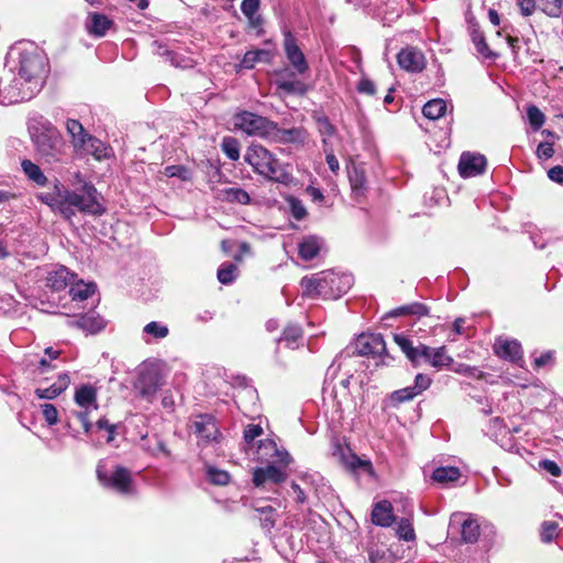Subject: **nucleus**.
I'll use <instances>...</instances> for the list:
<instances>
[{
	"label": "nucleus",
	"instance_id": "9d476101",
	"mask_svg": "<svg viewBox=\"0 0 563 563\" xmlns=\"http://www.w3.org/2000/svg\"><path fill=\"white\" fill-rule=\"evenodd\" d=\"M355 353L361 356H379L386 351L385 341L379 333H363L355 340Z\"/></svg>",
	"mask_w": 563,
	"mask_h": 563
},
{
	"label": "nucleus",
	"instance_id": "ea45409f",
	"mask_svg": "<svg viewBox=\"0 0 563 563\" xmlns=\"http://www.w3.org/2000/svg\"><path fill=\"white\" fill-rule=\"evenodd\" d=\"M164 175L167 177H175L185 183H190L192 180V172L190 168L184 165H169L164 169Z\"/></svg>",
	"mask_w": 563,
	"mask_h": 563
},
{
	"label": "nucleus",
	"instance_id": "c756f323",
	"mask_svg": "<svg viewBox=\"0 0 563 563\" xmlns=\"http://www.w3.org/2000/svg\"><path fill=\"white\" fill-rule=\"evenodd\" d=\"M218 196L220 199L228 202H236L240 205H247L250 202L249 194L238 187H227L219 190Z\"/></svg>",
	"mask_w": 563,
	"mask_h": 563
},
{
	"label": "nucleus",
	"instance_id": "864d4df0",
	"mask_svg": "<svg viewBox=\"0 0 563 563\" xmlns=\"http://www.w3.org/2000/svg\"><path fill=\"white\" fill-rule=\"evenodd\" d=\"M208 479L216 485H227L230 482V474L225 471L209 466L207 470Z\"/></svg>",
	"mask_w": 563,
	"mask_h": 563
},
{
	"label": "nucleus",
	"instance_id": "cd10ccee",
	"mask_svg": "<svg viewBox=\"0 0 563 563\" xmlns=\"http://www.w3.org/2000/svg\"><path fill=\"white\" fill-rule=\"evenodd\" d=\"M77 150L93 155L97 159H101L108 156V148L100 140L92 135L86 137V140L84 141V145L78 146Z\"/></svg>",
	"mask_w": 563,
	"mask_h": 563
},
{
	"label": "nucleus",
	"instance_id": "412c9836",
	"mask_svg": "<svg viewBox=\"0 0 563 563\" xmlns=\"http://www.w3.org/2000/svg\"><path fill=\"white\" fill-rule=\"evenodd\" d=\"M372 521L376 526L389 527L395 521L393 506L388 500H382L375 504L372 510Z\"/></svg>",
	"mask_w": 563,
	"mask_h": 563
},
{
	"label": "nucleus",
	"instance_id": "f03ea898",
	"mask_svg": "<svg viewBox=\"0 0 563 563\" xmlns=\"http://www.w3.org/2000/svg\"><path fill=\"white\" fill-rule=\"evenodd\" d=\"M38 198L51 208L68 206L78 208L79 211H103L99 202L100 195L87 183L74 191L56 183L52 192L41 194Z\"/></svg>",
	"mask_w": 563,
	"mask_h": 563
},
{
	"label": "nucleus",
	"instance_id": "c85d7f7f",
	"mask_svg": "<svg viewBox=\"0 0 563 563\" xmlns=\"http://www.w3.org/2000/svg\"><path fill=\"white\" fill-rule=\"evenodd\" d=\"M394 340L400 350L405 353L407 358L416 366L419 364L420 344L413 346L412 342L402 334H395Z\"/></svg>",
	"mask_w": 563,
	"mask_h": 563
},
{
	"label": "nucleus",
	"instance_id": "4be33fe9",
	"mask_svg": "<svg viewBox=\"0 0 563 563\" xmlns=\"http://www.w3.org/2000/svg\"><path fill=\"white\" fill-rule=\"evenodd\" d=\"M333 455L339 459L342 465L352 471L368 465V462L361 460L356 454H354L350 450V448L342 446L339 443L334 445Z\"/></svg>",
	"mask_w": 563,
	"mask_h": 563
},
{
	"label": "nucleus",
	"instance_id": "37998d69",
	"mask_svg": "<svg viewBox=\"0 0 563 563\" xmlns=\"http://www.w3.org/2000/svg\"><path fill=\"white\" fill-rule=\"evenodd\" d=\"M269 58V52L266 49L249 51L244 54L242 65L245 68H253L258 62H266Z\"/></svg>",
	"mask_w": 563,
	"mask_h": 563
},
{
	"label": "nucleus",
	"instance_id": "6ab92c4d",
	"mask_svg": "<svg viewBox=\"0 0 563 563\" xmlns=\"http://www.w3.org/2000/svg\"><path fill=\"white\" fill-rule=\"evenodd\" d=\"M69 327L79 328L87 333L95 334L106 327V321L100 316L92 313L81 314L67 320Z\"/></svg>",
	"mask_w": 563,
	"mask_h": 563
},
{
	"label": "nucleus",
	"instance_id": "e2e57ef3",
	"mask_svg": "<svg viewBox=\"0 0 563 563\" xmlns=\"http://www.w3.org/2000/svg\"><path fill=\"white\" fill-rule=\"evenodd\" d=\"M539 467L555 477H559L562 473L561 467L556 464V462L551 460L540 461Z\"/></svg>",
	"mask_w": 563,
	"mask_h": 563
},
{
	"label": "nucleus",
	"instance_id": "49530a36",
	"mask_svg": "<svg viewBox=\"0 0 563 563\" xmlns=\"http://www.w3.org/2000/svg\"><path fill=\"white\" fill-rule=\"evenodd\" d=\"M256 511L260 514V521L263 529L271 531L274 528L276 519V510L272 506L256 508Z\"/></svg>",
	"mask_w": 563,
	"mask_h": 563
},
{
	"label": "nucleus",
	"instance_id": "dca6fc26",
	"mask_svg": "<svg viewBox=\"0 0 563 563\" xmlns=\"http://www.w3.org/2000/svg\"><path fill=\"white\" fill-rule=\"evenodd\" d=\"M397 62L402 69L411 73L421 71L426 66L423 54L413 47L401 49L397 55Z\"/></svg>",
	"mask_w": 563,
	"mask_h": 563
},
{
	"label": "nucleus",
	"instance_id": "c9c22d12",
	"mask_svg": "<svg viewBox=\"0 0 563 563\" xmlns=\"http://www.w3.org/2000/svg\"><path fill=\"white\" fill-rule=\"evenodd\" d=\"M446 112V102L443 99H433L428 101L422 109V113L430 120H437Z\"/></svg>",
	"mask_w": 563,
	"mask_h": 563
},
{
	"label": "nucleus",
	"instance_id": "603ef678",
	"mask_svg": "<svg viewBox=\"0 0 563 563\" xmlns=\"http://www.w3.org/2000/svg\"><path fill=\"white\" fill-rule=\"evenodd\" d=\"M222 151L225 155L232 159L236 161L240 157V145L239 142L233 137H224L222 141Z\"/></svg>",
	"mask_w": 563,
	"mask_h": 563
},
{
	"label": "nucleus",
	"instance_id": "7c9ffc66",
	"mask_svg": "<svg viewBox=\"0 0 563 563\" xmlns=\"http://www.w3.org/2000/svg\"><path fill=\"white\" fill-rule=\"evenodd\" d=\"M66 129L68 134L71 136V143L75 148H77L78 146H82L86 137L90 135L86 132L82 124L74 119L67 120Z\"/></svg>",
	"mask_w": 563,
	"mask_h": 563
},
{
	"label": "nucleus",
	"instance_id": "9b49d317",
	"mask_svg": "<svg viewBox=\"0 0 563 563\" xmlns=\"http://www.w3.org/2000/svg\"><path fill=\"white\" fill-rule=\"evenodd\" d=\"M162 386V377L157 369L150 368L140 373L135 384L141 397L152 401Z\"/></svg>",
	"mask_w": 563,
	"mask_h": 563
},
{
	"label": "nucleus",
	"instance_id": "1a4fd4ad",
	"mask_svg": "<svg viewBox=\"0 0 563 563\" xmlns=\"http://www.w3.org/2000/svg\"><path fill=\"white\" fill-rule=\"evenodd\" d=\"M189 430L190 433L197 437L198 444L201 446L218 443L221 439L217 421L210 415L196 416L190 423Z\"/></svg>",
	"mask_w": 563,
	"mask_h": 563
},
{
	"label": "nucleus",
	"instance_id": "13d9d810",
	"mask_svg": "<svg viewBox=\"0 0 563 563\" xmlns=\"http://www.w3.org/2000/svg\"><path fill=\"white\" fill-rule=\"evenodd\" d=\"M318 130L323 136H332L335 133L334 125L327 117H320L317 120Z\"/></svg>",
	"mask_w": 563,
	"mask_h": 563
},
{
	"label": "nucleus",
	"instance_id": "f704fd0d",
	"mask_svg": "<svg viewBox=\"0 0 563 563\" xmlns=\"http://www.w3.org/2000/svg\"><path fill=\"white\" fill-rule=\"evenodd\" d=\"M429 308L421 303V302H412L409 305H405L401 307L396 308L390 312V316L398 317V316H416L418 318L428 316L429 314Z\"/></svg>",
	"mask_w": 563,
	"mask_h": 563
},
{
	"label": "nucleus",
	"instance_id": "e433bc0d",
	"mask_svg": "<svg viewBox=\"0 0 563 563\" xmlns=\"http://www.w3.org/2000/svg\"><path fill=\"white\" fill-rule=\"evenodd\" d=\"M461 536L465 543H475L479 537V525L474 519H465L461 523Z\"/></svg>",
	"mask_w": 563,
	"mask_h": 563
},
{
	"label": "nucleus",
	"instance_id": "2f4dec72",
	"mask_svg": "<svg viewBox=\"0 0 563 563\" xmlns=\"http://www.w3.org/2000/svg\"><path fill=\"white\" fill-rule=\"evenodd\" d=\"M21 167L26 177L38 186H44L47 183V177L43 174L40 166L30 159H23Z\"/></svg>",
	"mask_w": 563,
	"mask_h": 563
},
{
	"label": "nucleus",
	"instance_id": "79ce46f5",
	"mask_svg": "<svg viewBox=\"0 0 563 563\" xmlns=\"http://www.w3.org/2000/svg\"><path fill=\"white\" fill-rule=\"evenodd\" d=\"M302 339L301 329L298 325H288L284 332L280 342H285L287 347L295 349L298 345V341Z\"/></svg>",
	"mask_w": 563,
	"mask_h": 563
},
{
	"label": "nucleus",
	"instance_id": "423d86ee",
	"mask_svg": "<svg viewBox=\"0 0 563 563\" xmlns=\"http://www.w3.org/2000/svg\"><path fill=\"white\" fill-rule=\"evenodd\" d=\"M97 476L100 483L115 492L130 495L134 493V483L131 472L123 466H115L114 471L108 475L102 465L97 467Z\"/></svg>",
	"mask_w": 563,
	"mask_h": 563
},
{
	"label": "nucleus",
	"instance_id": "de8ad7c7",
	"mask_svg": "<svg viewBox=\"0 0 563 563\" xmlns=\"http://www.w3.org/2000/svg\"><path fill=\"white\" fill-rule=\"evenodd\" d=\"M472 41L476 47V51L486 58L495 57V54L489 49L486 40L479 30L474 29L472 31Z\"/></svg>",
	"mask_w": 563,
	"mask_h": 563
},
{
	"label": "nucleus",
	"instance_id": "5701e85b",
	"mask_svg": "<svg viewBox=\"0 0 563 563\" xmlns=\"http://www.w3.org/2000/svg\"><path fill=\"white\" fill-rule=\"evenodd\" d=\"M113 22L104 14L90 13L86 23L87 30L95 36H103L107 31L112 26Z\"/></svg>",
	"mask_w": 563,
	"mask_h": 563
},
{
	"label": "nucleus",
	"instance_id": "7ed1b4c3",
	"mask_svg": "<svg viewBox=\"0 0 563 563\" xmlns=\"http://www.w3.org/2000/svg\"><path fill=\"white\" fill-rule=\"evenodd\" d=\"M245 161L256 173L269 180L286 183L289 175L274 155L262 145L253 144L249 147Z\"/></svg>",
	"mask_w": 563,
	"mask_h": 563
},
{
	"label": "nucleus",
	"instance_id": "a19ab883",
	"mask_svg": "<svg viewBox=\"0 0 563 563\" xmlns=\"http://www.w3.org/2000/svg\"><path fill=\"white\" fill-rule=\"evenodd\" d=\"M238 266L234 263L228 262L222 264L218 269V280L223 285H229L236 279Z\"/></svg>",
	"mask_w": 563,
	"mask_h": 563
},
{
	"label": "nucleus",
	"instance_id": "aec40b11",
	"mask_svg": "<svg viewBox=\"0 0 563 563\" xmlns=\"http://www.w3.org/2000/svg\"><path fill=\"white\" fill-rule=\"evenodd\" d=\"M75 402L82 409L81 411L91 412L98 409L97 389L90 384L79 386L74 396Z\"/></svg>",
	"mask_w": 563,
	"mask_h": 563
},
{
	"label": "nucleus",
	"instance_id": "2eb2a0df",
	"mask_svg": "<svg viewBox=\"0 0 563 563\" xmlns=\"http://www.w3.org/2000/svg\"><path fill=\"white\" fill-rule=\"evenodd\" d=\"M287 478V473L283 467L276 465H267L266 467H256L253 471V483L256 487L271 482L274 484L284 483Z\"/></svg>",
	"mask_w": 563,
	"mask_h": 563
},
{
	"label": "nucleus",
	"instance_id": "bf43d9fd",
	"mask_svg": "<svg viewBox=\"0 0 563 563\" xmlns=\"http://www.w3.org/2000/svg\"><path fill=\"white\" fill-rule=\"evenodd\" d=\"M323 146H324V152H325V161H327L329 168L333 173L338 172L340 168L339 161L335 157V155L333 154V151L331 148L330 150L328 148V143H327L325 139H323Z\"/></svg>",
	"mask_w": 563,
	"mask_h": 563
},
{
	"label": "nucleus",
	"instance_id": "0eeeda50",
	"mask_svg": "<svg viewBox=\"0 0 563 563\" xmlns=\"http://www.w3.org/2000/svg\"><path fill=\"white\" fill-rule=\"evenodd\" d=\"M233 121L235 128L249 135L271 136V133L275 129V123L249 111L235 114Z\"/></svg>",
	"mask_w": 563,
	"mask_h": 563
},
{
	"label": "nucleus",
	"instance_id": "72a5a7b5",
	"mask_svg": "<svg viewBox=\"0 0 563 563\" xmlns=\"http://www.w3.org/2000/svg\"><path fill=\"white\" fill-rule=\"evenodd\" d=\"M461 476V472L455 466L438 467L432 473V479L437 483L446 484L456 482Z\"/></svg>",
	"mask_w": 563,
	"mask_h": 563
},
{
	"label": "nucleus",
	"instance_id": "a211bd4d",
	"mask_svg": "<svg viewBox=\"0 0 563 563\" xmlns=\"http://www.w3.org/2000/svg\"><path fill=\"white\" fill-rule=\"evenodd\" d=\"M75 278V274L70 273L65 266H58L51 269L46 276V287L54 291L65 289Z\"/></svg>",
	"mask_w": 563,
	"mask_h": 563
},
{
	"label": "nucleus",
	"instance_id": "4d7b16f0",
	"mask_svg": "<svg viewBox=\"0 0 563 563\" xmlns=\"http://www.w3.org/2000/svg\"><path fill=\"white\" fill-rule=\"evenodd\" d=\"M42 413H43L45 421L49 426H54L58 422V412L54 405H52V404L42 405Z\"/></svg>",
	"mask_w": 563,
	"mask_h": 563
},
{
	"label": "nucleus",
	"instance_id": "c03bdc74",
	"mask_svg": "<svg viewBox=\"0 0 563 563\" xmlns=\"http://www.w3.org/2000/svg\"><path fill=\"white\" fill-rule=\"evenodd\" d=\"M143 333L155 340H162L168 335L169 329L162 322L152 321L143 328Z\"/></svg>",
	"mask_w": 563,
	"mask_h": 563
},
{
	"label": "nucleus",
	"instance_id": "8fccbe9b",
	"mask_svg": "<svg viewBox=\"0 0 563 563\" xmlns=\"http://www.w3.org/2000/svg\"><path fill=\"white\" fill-rule=\"evenodd\" d=\"M397 534L405 541H413L416 539L415 529L410 518H402L398 522Z\"/></svg>",
	"mask_w": 563,
	"mask_h": 563
},
{
	"label": "nucleus",
	"instance_id": "6e6d98bb",
	"mask_svg": "<svg viewBox=\"0 0 563 563\" xmlns=\"http://www.w3.org/2000/svg\"><path fill=\"white\" fill-rule=\"evenodd\" d=\"M528 120L534 130H539L544 123V114L536 106H531L527 110Z\"/></svg>",
	"mask_w": 563,
	"mask_h": 563
},
{
	"label": "nucleus",
	"instance_id": "20e7f679",
	"mask_svg": "<svg viewBox=\"0 0 563 563\" xmlns=\"http://www.w3.org/2000/svg\"><path fill=\"white\" fill-rule=\"evenodd\" d=\"M19 76L23 78L32 90H40L45 74L44 58L36 52H23L20 54Z\"/></svg>",
	"mask_w": 563,
	"mask_h": 563
},
{
	"label": "nucleus",
	"instance_id": "6e6552de",
	"mask_svg": "<svg viewBox=\"0 0 563 563\" xmlns=\"http://www.w3.org/2000/svg\"><path fill=\"white\" fill-rule=\"evenodd\" d=\"M37 90H32L18 75L11 80L0 79V102L3 104L18 103L31 99Z\"/></svg>",
	"mask_w": 563,
	"mask_h": 563
},
{
	"label": "nucleus",
	"instance_id": "a18cd8bd",
	"mask_svg": "<svg viewBox=\"0 0 563 563\" xmlns=\"http://www.w3.org/2000/svg\"><path fill=\"white\" fill-rule=\"evenodd\" d=\"M538 7L549 16L558 18L563 11V0H537Z\"/></svg>",
	"mask_w": 563,
	"mask_h": 563
},
{
	"label": "nucleus",
	"instance_id": "69168bd1",
	"mask_svg": "<svg viewBox=\"0 0 563 563\" xmlns=\"http://www.w3.org/2000/svg\"><path fill=\"white\" fill-rule=\"evenodd\" d=\"M517 5L525 16L531 15L538 7L537 0H517Z\"/></svg>",
	"mask_w": 563,
	"mask_h": 563
},
{
	"label": "nucleus",
	"instance_id": "393cba45",
	"mask_svg": "<svg viewBox=\"0 0 563 563\" xmlns=\"http://www.w3.org/2000/svg\"><path fill=\"white\" fill-rule=\"evenodd\" d=\"M69 376L62 374L57 380L47 388H36L35 395L40 399H54L59 396L69 385Z\"/></svg>",
	"mask_w": 563,
	"mask_h": 563
},
{
	"label": "nucleus",
	"instance_id": "473e14b6",
	"mask_svg": "<svg viewBox=\"0 0 563 563\" xmlns=\"http://www.w3.org/2000/svg\"><path fill=\"white\" fill-rule=\"evenodd\" d=\"M95 291L96 285L93 283L86 284L82 280L74 283L73 280L70 284L69 295L73 300H85L92 296Z\"/></svg>",
	"mask_w": 563,
	"mask_h": 563
},
{
	"label": "nucleus",
	"instance_id": "bb28decb",
	"mask_svg": "<svg viewBox=\"0 0 563 563\" xmlns=\"http://www.w3.org/2000/svg\"><path fill=\"white\" fill-rule=\"evenodd\" d=\"M322 246V241L317 236H308L299 244V256L302 260L310 261L314 258Z\"/></svg>",
	"mask_w": 563,
	"mask_h": 563
},
{
	"label": "nucleus",
	"instance_id": "680f3d73",
	"mask_svg": "<svg viewBox=\"0 0 563 563\" xmlns=\"http://www.w3.org/2000/svg\"><path fill=\"white\" fill-rule=\"evenodd\" d=\"M302 196L313 202H322L324 199L321 190L313 186H307L302 191Z\"/></svg>",
	"mask_w": 563,
	"mask_h": 563
},
{
	"label": "nucleus",
	"instance_id": "3c124183",
	"mask_svg": "<svg viewBox=\"0 0 563 563\" xmlns=\"http://www.w3.org/2000/svg\"><path fill=\"white\" fill-rule=\"evenodd\" d=\"M277 87L287 93L303 95L306 92V85L300 80H279Z\"/></svg>",
	"mask_w": 563,
	"mask_h": 563
},
{
	"label": "nucleus",
	"instance_id": "a878e982",
	"mask_svg": "<svg viewBox=\"0 0 563 563\" xmlns=\"http://www.w3.org/2000/svg\"><path fill=\"white\" fill-rule=\"evenodd\" d=\"M141 448L145 452L150 453L153 456L164 455L166 457L170 456L169 450L166 448L163 440H161L157 435L148 438L147 435H143L141 439Z\"/></svg>",
	"mask_w": 563,
	"mask_h": 563
},
{
	"label": "nucleus",
	"instance_id": "0e129e2a",
	"mask_svg": "<svg viewBox=\"0 0 563 563\" xmlns=\"http://www.w3.org/2000/svg\"><path fill=\"white\" fill-rule=\"evenodd\" d=\"M263 433V429L258 424H249L244 430V440L246 443H252L257 437Z\"/></svg>",
	"mask_w": 563,
	"mask_h": 563
},
{
	"label": "nucleus",
	"instance_id": "052dcab7",
	"mask_svg": "<svg viewBox=\"0 0 563 563\" xmlns=\"http://www.w3.org/2000/svg\"><path fill=\"white\" fill-rule=\"evenodd\" d=\"M432 379L424 374H418L415 378V385L412 386L418 394H421L428 389L431 385Z\"/></svg>",
	"mask_w": 563,
	"mask_h": 563
},
{
	"label": "nucleus",
	"instance_id": "f8f14e48",
	"mask_svg": "<svg viewBox=\"0 0 563 563\" xmlns=\"http://www.w3.org/2000/svg\"><path fill=\"white\" fill-rule=\"evenodd\" d=\"M486 167V158L481 154L463 153L459 162V172L463 177H474L482 174Z\"/></svg>",
	"mask_w": 563,
	"mask_h": 563
},
{
	"label": "nucleus",
	"instance_id": "09e8293b",
	"mask_svg": "<svg viewBox=\"0 0 563 563\" xmlns=\"http://www.w3.org/2000/svg\"><path fill=\"white\" fill-rule=\"evenodd\" d=\"M559 525L555 521H544L541 525L540 538L544 543H550L559 534Z\"/></svg>",
	"mask_w": 563,
	"mask_h": 563
},
{
	"label": "nucleus",
	"instance_id": "b1692460",
	"mask_svg": "<svg viewBox=\"0 0 563 563\" xmlns=\"http://www.w3.org/2000/svg\"><path fill=\"white\" fill-rule=\"evenodd\" d=\"M271 135L279 143H294L300 144L306 140V132L298 128L292 129H278L275 124V129L271 133Z\"/></svg>",
	"mask_w": 563,
	"mask_h": 563
},
{
	"label": "nucleus",
	"instance_id": "5fc2aeb1",
	"mask_svg": "<svg viewBox=\"0 0 563 563\" xmlns=\"http://www.w3.org/2000/svg\"><path fill=\"white\" fill-rule=\"evenodd\" d=\"M418 395L419 394L415 390V388L412 386H408L406 388L394 391L390 395V399L394 404L398 405L404 401L411 400Z\"/></svg>",
	"mask_w": 563,
	"mask_h": 563
},
{
	"label": "nucleus",
	"instance_id": "39448f33",
	"mask_svg": "<svg viewBox=\"0 0 563 563\" xmlns=\"http://www.w3.org/2000/svg\"><path fill=\"white\" fill-rule=\"evenodd\" d=\"M33 142L38 154L44 157L47 163L60 159L62 139L58 131L51 124L34 134Z\"/></svg>",
	"mask_w": 563,
	"mask_h": 563
},
{
	"label": "nucleus",
	"instance_id": "f3484780",
	"mask_svg": "<svg viewBox=\"0 0 563 563\" xmlns=\"http://www.w3.org/2000/svg\"><path fill=\"white\" fill-rule=\"evenodd\" d=\"M421 358L435 368H442L453 363V358L446 355L445 346L432 349L420 344L419 361Z\"/></svg>",
	"mask_w": 563,
	"mask_h": 563
},
{
	"label": "nucleus",
	"instance_id": "774afa93",
	"mask_svg": "<svg viewBox=\"0 0 563 563\" xmlns=\"http://www.w3.org/2000/svg\"><path fill=\"white\" fill-rule=\"evenodd\" d=\"M357 90L361 93H366L369 96H373L376 92L375 84L368 78H362L360 80V82L357 84Z\"/></svg>",
	"mask_w": 563,
	"mask_h": 563
},
{
	"label": "nucleus",
	"instance_id": "ddd939ff",
	"mask_svg": "<svg viewBox=\"0 0 563 563\" xmlns=\"http://www.w3.org/2000/svg\"><path fill=\"white\" fill-rule=\"evenodd\" d=\"M284 49L294 68L299 74H303L308 69V64L303 53L297 45L296 40L290 32L285 33Z\"/></svg>",
	"mask_w": 563,
	"mask_h": 563
},
{
	"label": "nucleus",
	"instance_id": "58836bf2",
	"mask_svg": "<svg viewBox=\"0 0 563 563\" xmlns=\"http://www.w3.org/2000/svg\"><path fill=\"white\" fill-rule=\"evenodd\" d=\"M349 179L353 192L355 195L363 194L366 184L364 170L358 167H353L349 170Z\"/></svg>",
	"mask_w": 563,
	"mask_h": 563
},
{
	"label": "nucleus",
	"instance_id": "f257e3e1",
	"mask_svg": "<svg viewBox=\"0 0 563 563\" xmlns=\"http://www.w3.org/2000/svg\"><path fill=\"white\" fill-rule=\"evenodd\" d=\"M353 285V276L332 269L305 276L300 286L303 296L309 298L336 299L347 292Z\"/></svg>",
	"mask_w": 563,
	"mask_h": 563
},
{
	"label": "nucleus",
	"instance_id": "4468645a",
	"mask_svg": "<svg viewBox=\"0 0 563 563\" xmlns=\"http://www.w3.org/2000/svg\"><path fill=\"white\" fill-rule=\"evenodd\" d=\"M494 351L499 357L512 363L518 364L522 361L521 344L517 340L498 338L494 344Z\"/></svg>",
	"mask_w": 563,
	"mask_h": 563
},
{
	"label": "nucleus",
	"instance_id": "4c0bfd02",
	"mask_svg": "<svg viewBox=\"0 0 563 563\" xmlns=\"http://www.w3.org/2000/svg\"><path fill=\"white\" fill-rule=\"evenodd\" d=\"M260 7V0H243L241 3V11L249 19L250 24L253 27H257L261 24L260 16H256V12Z\"/></svg>",
	"mask_w": 563,
	"mask_h": 563
},
{
	"label": "nucleus",
	"instance_id": "338daca9",
	"mask_svg": "<svg viewBox=\"0 0 563 563\" xmlns=\"http://www.w3.org/2000/svg\"><path fill=\"white\" fill-rule=\"evenodd\" d=\"M554 155L553 144L549 142H542L538 145L537 156L540 159H549Z\"/></svg>",
	"mask_w": 563,
	"mask_h": 563
}]
</instances>
